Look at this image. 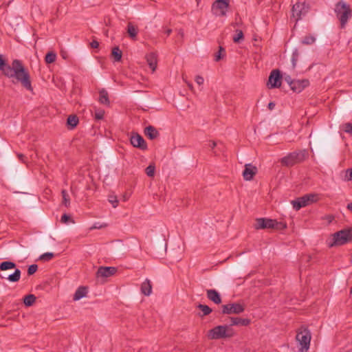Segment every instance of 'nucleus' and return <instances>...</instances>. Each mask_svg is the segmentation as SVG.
<instances>
[{
    "label": "nucleus",
    "instance_id": "12",
    "mask_svg": "<svg viewBox=\"0 0 352 352\" xmlns=\"http://www.w3.org/2000/svg\"><path fill=\"white\" fill-rule=\"evenodd\" d=\"M117 268L115 267H100L96 272L97 278H107L116 274Z\"/></svg>",
    "mask_w": 352,
    "mask_h": 352
},
{
    "label": "nucleus",
    "instance_id": "21",
    "mask_svg": "<svg viewBox=\"0 0 352 352\" xmlns=\"http://www.w3.org/2000/svg\"><path fill=\"white\" fill-rule=\"evenodd\" d=\"M141 292L145 296H149L152 293V284L149 279H146L141 285Z\"/></svg>",
    "mask_w": 352,
    "mask_h": 352
},
{
    "label": "nucleus",
    "instance_id": "27",
    "mask_svg": "<svg viewBox=\"0 0 352 352\" xmlns=\"http://www.w3.org/2000/svg\"><path fill=\"white\" fill-rule=\"evenodd\" d=\"M11 69V65H8L6 63L3 56L0 55V71L2 72L3 74L6 76L7 69Z\"/></svg>",
    "mask_w": 352,
    "mask_h": 352
},
{
    "label": "nucleus",
    "instance_id": "40",
    "mask_svg": "<svg viewBox=\"0 0 352 352\" xmlns=\"http://www.w3.org/2000/svg\"><path fill=\"white\" fill-rule=\"evenodd\" d=\"M225 54V50L222 47H219V50L218 53L215 55L214 60L215 61H219L221 59V58Z\"/></svg>",
    "mask_w": 352,
    "mask_h": 352
},
{
    "label": "nucleus",
    "instance_id": "30",
    "mask_svg": "<svg viewBox=\"0 0 352 352\" xmlns=\"http://www.w3.org/2000/svg\"><path fill=\"white\" fill-rule=\"evenodd\" d=\"M62 194V204L65 207L68 208L70 206V198L68 192L66 190H63L61 192Z\"/></svg>",
    "mask_w": 352,
    "mask_h": 352
},
{
    "label": "nucleus",
    "instance_id": "24",
    "mask_svg": "<svg viewBox=\"0 0 352 352\" xmlns=\"http://www.w3.org/2000/svg\"><path fill=\"white\" fill-rule=\"evenodd\" d=\"M1 278H6L10 282H17L21 278V271L19 269H16L12 274L8 276L0 275Z\"/></svg>",
    "mask_w": 352,
    "mask_h": 352
},
{
    "label": "nucleus",
    "instance_id": "48",
    "mask_svg": "<svg viewBox=\"0 0 352 352\" xmlns=\"http://www.w3.org/2000/svg\"><path fill=\"white\" fill-rule=\"evenodd\" d=\"M70 220H71L70 217L66 214H64L61 217V219H60L61 222L63 223H67Z\"/></svg>",
    "mask_w": 352,
    "mask_h": 352
},
{
    "label": "nucleus",
    "instance_id": "60",
    "mask_svg": "<svg viewBox=\"0 0 352 352\" xmlns=\"http://www.w3.org/2000/svg\"><path fill=\"white\" fill-rule=\"evenodd\" d=\"M195 1L197 2V3H199V2L200 1V0H195Z\"/></svg>",
    "mask_w": 352,
    "mask_h": 352
},
{
    "label": "nucleus",
    "instance_id": "38",
    "mask_svg": "<svg viewBox=\"0 0 352 352\" xmlns=\"http://www.w3.org/2000/svg\"><path fill=\"white\" fill-rule=\"evenodd\" d=\"M104 116V111L101 109H97L94 111V117L96 120H102Z\"/></svg>",
    "mask_w": 352,
    "mask_h": 352
},
{
    "label": "nucleus",
    "instance_id": "8",
    "mask_svg": "<svg viewBox=\"0 0 352 352\" xmlns=\"http://www.w3.org/2000/svg\"><path fill=\"white\" fill-rule=\"evenodd\" d=\"M229 6V0H216L212 5V12L215 16H225Z\"/></svg>",
    "mask_w": 352,
    "mask_h": 352
},
{
    "label": "nucleus",
    "instance_id": "18",
    "mask_svg": "<svg viewBox=\"0 0 352 352\" xmlns=\"http://www.w3.org/2000/svg\"><path fill=\"white\" fill-rule=\"evenodd\" d=\"M293 208L299 210L301 208L308 206L305 195L291 201Z\"/></svg>",
    "mask_w": 352,
    "mask_h": 352
},
{
    "label": "nucleus",
    "instance_id": "58",
    "mask_svg": "<svg viewBox=\"0 0 352 352\" xmlns=\"http://www.w3.org/2000/svg\"><path fill=\"white\" fill-rule=\"evenodd\" d=\"M332 219H333V217H331V216H329V217H328V220H329V221H331Z\"/></svg>",
    "mask_w": 352,
    "mask_h": 352
},
{
    "label": "nucleus",
    "instance_id": "20",
    "mask_svg": "<svg viewBox=\"0 0 352 352\" xmlns=\"http://www.w3.org/2000/svg\"><path fill=\"white\" fill-rule=\"evenodd\" d=\"M127 33L132 40L135 41L138 33V27L133 23L129 22L127 24Z\"/></svg>",
    "mask_w": 352,
    "mask_h": 352
},
{
    "label": "nucleus",
    "instance_id": "56",
    "mask_svg": "<svg viewBox=\"0 0 352 352\" xmlns=\"http://www.w3.org/2000/svg\"><path fill=\"white\" fill-rule=\"evenodd\" d=\"M19 157L21 160L23 161V158L25 157L24 155H23L22 154H20L19 155Z\"/></svg>",
    "mask_w": 352,
    "mask_h": 352
},
{
    "label": "nucleus",
    "instance_id": "34",
    "mask_svg": "<svg viewBox=\"0 0 352 352\" xmlns=\"http://www.w3.org/2000/svg\"><path fill=\"white\" fill-rule=\"evenodd\" d=\"M36 300V297L33 294H29L25 296L23 302L26 306L32 305Z\"/></svg>",
    "mask_w": 352,
    "mask_h": 352
},
{
    "label": "nucleus",
    "instance_id": "43",
    "mask_svg": "<svg viewBox=\"0 0 352 352\" xmlns=\"http://www.w3.org/2000/svg\"><path fill=\"white\" fill-rule=\"evenodd\" d=\"M38 270V266L36 264H33L29 266L28 269V275L34 274Z\"/></svg>",
    "mask_w": 352,
    "mask_h": 352
},
{
    "label": "nucleus",
    "instance_id": "28",
    "mask_svg": "<svg viewBox=\"0 0 352 352\" xmlns=\"http://www.w3.org/2000/svg\"><path fill=\"white\" fill-rule=\"evenodd\" d=\"M15 267H16L15 263L12 261H4L0 264V270H1V271L14 269Z\"/></svg>",
    "mask_w": 352,
    "mask_h": 352
},
{
    "label": "nucleus",
    "instance_id": "4",
    "mask_svg": "<svg viewBox=\"0 0 352 352\" xmlns=\"http://www.w3.org/2000/svg\"><path fill=\"white\" fill-rule=\"evenodd\" d=\"M335 12L340 22L341 28H344L351 17V9L349 5L344 1H340L336 5Z\"/></svg>",
    "mask_w": 352,
    "mask_h": 352
},
{
    "label": "nucleus",
    "instance_id": "14",
    "mask_svg": "<svg viewBox=\"0 0 352 352\" xmlns=\"http://www.w3.org/2000/svg\"><path fill=\"white\" fill-rule=\"evenodd\" d=\"M131 143L134 147L144 150L147 145L143 138L139 134H133L131 137Z\"/></svg>",
    "mask_w": 352,
    "mask_h": 352
},
{
    "label": "nucleus",
    "instance_id": "1",
    "mask_svg": "<svg viewBox=\"0 0 352 352\" xmlns=\"http://www.w3.org/2000/svg\"><path fill=\"white\" fill-rule=\"evenodd\" d=\"M6 76L12 78L14 83H19L28 91H33L30 74L21 60L15 59L12 62L11 69H7Z\"/></svg>",
    "mask_w": 352,
    "mask_h": 352
},
{
    "label": "nucleus",
    "instance_id": "51",
    "mask_svg": "<svg viewBox=\"0 0 352 352\" xmlns=\"http://www.w3.org/2000/svg\"><path fill=\"white\" fill-rule=\"evenodd\" d=\"M90 45L92 48H98L99 46V43L97 41H93Z\"/></svg>",
    "mask_w": 352,
    "mask_h": 352
},
{
    "label": "nucleus",
    "instance_id": "5",
    "mask_svg": "<svg viewBox=\"0 0 352 352\" xmlns=\"http://www.w3.org/2000/svg\"><path fill=\"white\" fill-rule=\"evenodd\" d=\"M254 227L256 230L269 228L282 230L285 228L286 226L283 223L278 222L275 219L258 218L256 219Z\"/></svg>",
    "mask_w": 352,
    "mask_h": 352
},
{
    "label": "nucleus",
    "instance_id": "29",
    "mask_svg": "<svg viewBox=\"0 0 352 352\" xmlns=\"http://www.w3.org/2000/svg\"><path fill=\"white\" fill-rule=\"evenodd\" d=\"M67 123L72 129H73L77 126L78 123V118L75 115H70L67 118Z\"/></svg>",
    "mask_w": 352,
    "mask_h": 352
},
{
    "label": "nucleus",
    "instance_id": "6",
    "mask_svg": "<svg viewBox=\"0 0 352 352\" xmlns=\"http://www.w3.org/2000/svg\"><path fill=\"white\" fill-rule=\"evenodd\" d=\"M296 340L300 352H307L310 346L311 333L307 329L297 332Z\"/></svg>",
    "mask_w": 352,
    "mask_h": 352
},
{
    "label": "nucleus",
    "instance_id": "44",
    "mask_svg": "<svg viewBox=\"0 0 352 352\" xmlns=\"http://www.w3.org/2000/svg\"><path fill=\"white\" fill-rule=\"evenodd\" d=\"M343 130L352 135V124L351 123H346L343 125Z\"/></svg>",
    "mask_w": 352,
    "mask_h": 352
},
{
    "label": "nucleus",
    "instance_id": "11",
    "mask_svg": "<svg viewBox=\"0 0 352 352\" xmlns=\"http://www.w3.org/2000/svg\"><path fill=\"white\" fill-rule=\"evenodd\" d=\"M282 76L280 71L277 69L272 70L269 76L267 87L270 89L278 88L281 85Z\"/></svg>",
    "mask_w": 352,
    "mask_h": 352
},
{
    "label": "nucleus",
    "instance_id": "32",
    "mask_svg": "<svg viewBox=\"0 0 352 352\" xmlns=\"http://www.w3.org/2000/svg\"><path fill=\"white\" fill-rule=\"evenodd\" d=\"M56 59V54L53 52L47 53L45 57V61L46 63L50 64L55 62Z\"/></svg>",
    "mask_w": 352,
    "mask_h": 352
},
{
    "label": "nucleus",
    "instance_id": "19",
    "mask_svg": "<svg viewBox=\"0 0 352 352\" xmlns=\"http://www.w3.org/2000/svg\"><path fill=\"white\" fill-rule=\"evenodd\" d=\"M231 322V327L232 325H241V326H248L250 324L251 320L248 318H241L238 317H231L230 318Z\"/></svg>",
    "mask_w": 352,
    "mask_h": 352
},
{
    "label": "nucleus",
    "instance_id": "25",
    "mask_svg": "<svg viewBox=\"0 0 352 352\" xmlns=\"http://www.w3.org/2000/svg\"><path fill=\"white\" fill-rule=\"evenodd\" d=\"M308 205L317 202L320 199V195L316 193H309L305 195Z\"/></svg>",
    "mask_w": 352,
    "mask_h": 352
},
{
    "label": "nucleus",
    "instance_id": "52",
    "mask_svg": "<svg viewBox=\"0 0 352 352\" xmlns=\"http://www.w3.org/2000/svg\"><path fill=\"white\" fill-rule=\"evenodd\" d=\"M285 80L289 85V87H291V83L294 82V80H292L291 77L287 76L285 77Z\"/></svg>",
    "mask_w": 352,
    "mask_h": 352
},
{
    "label": "nucleus",
    "instance_id": "13",
    "mask_svg": "<svg viewBox=\"0 0 352 352\" xmlns=\"http://www.w3.org/2000/svg\"><path fill=\"white\" fill-rule=\"evenodd\" d=\"M309 85V81L307 79L294 80V82L291 83L290 88L294 92L300 93Z\"/></svg>",
    "mask_w": 352,
    "mask_h": 352
},
{
    "label": "nucleus",
    "instance_id": "39",
    "mask_svg": "<svg viewBox=\"0 0 352 352\" xmlns=\"http://www.w3.org/2000/svg\"><path fill=\"white\" fill-rule=\"evenodd\" d=\"M155 166L154 165H149L148 167H146L145 171L146 174L151 177H153L155 175Z\"/></svg>",
    "mask_w": 352,
    "mask_h": 352
},
{
    "label": "nucleus",
    "instance_id": "26",
    "mask_svg": "<svg viewBox=\"0 0 352 352\" xmlns=\"http://www.w3.org/2000/svg\"><path fill=\"white\" fill-rule=\"evenodd\" d=\"M100 97H99V101L100 103L104 104H109V100L108 97V93L106 90L102 89L99 92Z\"/></svg>",
    "mask_w": 352,
    "mask_h": 352
},
{
    "label": "nucleus",
    "instance_id": "16",
    "mask_svg": "<svg viewBox=\"0 0 352 352\" xmlns=\"http://www.w3.org/2000/svg\"><path fill=\"white\" fill-rule=\"evenodd\" d=\"M146 59L152 72H155L157 63V54L155 52H150L146 54Z\"/></svg>",
    "mask_w": 352,
    "mask_h": 352
},
{
    "label": "nucleus",
    "instance_id": "50",
    "mask_svg": "<svg viewBox=\"0 0 352 352\" xmlns=\"http://www.w3.org/2000/svg\"><path fill=\"white\" fill-rule=\"evenodd\" d=\"M217 146V143L214 141H209L208 142V146L213 150L215 146Z\"/></svg>",
    "mask_w": 352,
    "mask_h": 352
},
{
    "label": "nucleus",
    "instance_id": "35",
    "mask_svg": "<svg viewBox=\"0 0 352 352\" xmlns=\"http://www.w3.org/2000/svg\"><path fill=\"white\" fill-rule=\"evenodd\" d=\"M197 307L202 311L203 316H208L212 312V309L210 308L208 305L199 304Z\"/></svg>",
    "mask_w": 352,
    "mask_h": 352
},
{
    "label": "nucleus",
    "instance_id": "10",
    "mask_svg": "<svg viewBox=\"0 0 352 352\" xmlns=\"http://www.w3.org/2000/svg\"><path fill=\"white\" fill-rule=\"evenodd\" d=\"M223 314H239L244 311L245 307L240 303H229L221 307Z\"/></svg>",
    "mask_w": 352,
    "mask_h": 352
},
{
    "label": "nucleus",
    "instance_id": "15",
    "mask_svg": "<svg viewBox=\"0 0 352 352\" xmlns=\"http://www.w3.org/2000/svg\"><path fill=\"white\" fill-rule=\"evenodd\" d=\"M256 173L257 168L256 166L252 164H245V169L243 172V177L245 180L250 181L253 179Z\"/></svg>",
    "mask_w": 352,
    "mask_h": 352
},
{
    "label": "nucleus",
    "instance_id": "49",
    "mask_svg": "<svg viewBox=\"0 0 352 352\" xmlns=\"http://www.w3.org/2000/svg\"><path fill=\"white\" fill-rule=\"evenodd\" d=\"M109 201L112 204L113 208L117 207L118 201L117 200L116 197H112L109 199Z\"/></svg>",
    "mask_w": 352,
    "mask_h": 352
},
{
    "label": "nucleus",
    "instance_id": "22",
    "mask_svg": "<svg viewBox=\"0 0 352 352\" xmlns=\"http://www.w3.org/2000/svg\"><path fill=\"white\" fill-rule=\"evenodd\" d=\"M87 294V288L85 287H80L76 289L75 294H74L73 300L75 301L78 300L80 298L86 296Z\"/></svg>",
    "mask_w": 352,
    "mask_h": 352
},
{
    "label": "nucleus",
    "instance_id": "7",
    "mask_svg": "<svg viewBox=\"0 0 352 352\" xmlns=\"http://www.w3.org/2000/svg\"><path fill=\"white\" fill-rule=\"evenodd\" d=\"M305 158V151L293 152L283 157L280 162L286 166H292L302 162Z\"/></svg>",
    "mask_w": 352,
    "mask_h": 352
},
{
    "label": "nucleus",
    "instance_id": "17",
    "mask_svg": "<svg viewBox=\"0 0 352 352\" xmlns=\"http://www.w3.org/2000/svg\"><path fill=\"white\" fill-rule=\"evenodd\" d=\"M206 293L208 299L215 304L219 305L221 302L220 294L215 289H208Z\"/></svg>",
    "mask_w": 352,
    "mask_h": 352
},
{
    "label": "nucleus",
    "instance_id": "23",
    "mask_svg": "<svg viewBox=\"0 0 352 352\" xmlns=\"http://www.w3.org/2000/svg\"><path fill=\"white\" fill-rule=\"evenodd\" d=\"M144 134L149 139L153 140L157 137L159 133L155 127L152 126H148L145 128Z\"/></svg>",
    "mask_w": 352,
    "mask_h": 352
},
{
    "label": "nucleus",
    "instance_id": "37",
    "mask_svg": "<svg viewBox=\"0 0 352 352\" xmlns=\"http://www.w3.org/2000/svg\"><path fill=\"white\" fill-rule=\"evenodd\" d=\"M243 38V33L241 30H237L236 34L233 37V41L234 43H239L241 40Z\"/></svg>",
    "mask_w": 352,
    "mask_h": 352
},
{
    "label": "nucleus",
    "instance_id": "42",
    "mask_svg": "<svg viewBox=\"0 0 352 352\" xmlns=\"http://www.w3.org/2000/svg\"><path fill=\"white\" fill-rule=\"evenodd\" d=\"M107 223H95L91 228L90 230H94V229H102L107 227Z\"/></svg>",
    "mask_w": 352,
    "mask_h": 352
},
{
    "label": "nucleus",
    "instance_id": "36",
    "mask_svg": "<svg viewBox=\"0 0 352 352\" xmlns=\"http://www.w3.org/2000/svg\"><path fill=\"white\" fill-rule=\"evenodd\" d=\"M300 54L297 49L294 50L292 55V63L294 67H296V63L298 60Z\"/></svg>",
    "mask_w": 352,
    "mask_h": 352
},
{
    "label": "nucleus",
    "instance_id": "45",
    "mask_svg": "<svg viewBox=\"0 0 352 352\" xmlns=\"http://www.w3.org/2000/svg\"><path fill=\"white\" fill-rule=\"evenodd\" d=\"M345 179L346 181H351L352 180V168H349L346 171V175H345Z\"/></svg>",
    "mask_w": 352,
    "mask_h": 352
},
{
    "label": "nucleus",
    "instance_id": "31",
    "mask_svg": "<svg viewBox=\"0 0 352 352\" xmlns=\"http://www.w3.org/2000/svg\"><path fill=\"white\" fill-rule=\"evenodd\" d=\"M122 54V52L118 47H115L113 48L111 55L116 61L118 62L121 60Z\"/></svg>",
    "mask_w": 352,
    "mask_h": 352
},
{
    "label": "nucleus",
    "instance_id": "9",
    "mask_svg": "<svg viewBox=\"0 0 352 352\" xmlns=\"http://www.w3.org/2000/svg\"><path fill=\"white\" fill-rule=\"evenodd\" d=\"M308 10L309 7L305 2H297L292 8V17L298 21L308 12Z\"/></svg>",
    "mask_w": 352,
    "mask_h": 352
},
{
    "label": "nucleus",
    "instance_id": "47",
    "mask_svg": "<svg viewBox=\"0 0 352 352\" xmlns=\"http://www.w3.org/2000/svg\"><path fill=\"white\" fill-rule=\"evenodd\" d=\"M182 78H183L184 82L187 85L189 89L191 91L194 92V87H193L192 84L190 82L188 81L184 75L182 76Z\"/></svg>",
    "mask_w": 352,
    "mask_h": 352
},
{
    "label": "nucleus",
    "instance_id": "55",
    "mask_svg": "<svg viewBox=\"0 0 352 352\" xmlns=\"http://www.w3.org/2000/svg\"><path fill=\"white\" fill-rule=\"evenodd\" d=\"M346 208L350 210L351 212H352V202L351 203H349L347 206H346Z\"/></svg>",
    "mask_w": 352,
    "mask_h": 352
},
{
    "label": "nucleus",
    "instance_id": "46",
    "mask_svg": "<svg viewBox=\"0 0 352 352\" xmlns=\"http://www.w3.org/2000/svg\"><path fill=\"white\" fill-rule=\"evenodd\" d=\"M195 81L199 85H202L204 82V79L201 76L197 75L195 78Z\"/></svg>",
    "mask_w": 352,
    "mask_h": 352
},
{
    "label": "nucleus",
    "instance_id": "2",
    "mask_svg": "<svg viewBox=\"0 0 352 352\" xmlns=\"http://www.w3.org/2000/svg\"><path fill=\"white\" fill-rule=\"evenodd\" d=\"M235 331L231 325H218L208 331L207 336L210 340L227 339L234 337Z\"/></svg>",
    "mask_w": 352,
    "mask_h": 352
},
{
    "label": "nucleus",
    "instance_id": "57",
    "mask_svg": "<svg viewBox=\"0 0 352 352\" xmlns=\"http://www.w3.org/2000/svg\"><path fill=\"white\" fill-rule=\"evenodd\" d=\"M172 30L170 29H168L166 31L167 35H169L171 33Z\"/></svg>",
    "mask_w": 352,
    "mask_h": 352
},
{
    "label": "nucleus",
    "instance_id": "54",
    "mask_svg": "<svg viewBox=\"0 0 352 352\" xmlns=\"http://www.w3.org/2000/svg\"><path fill=\"white\" fill-rule=\"evenodd\" d=\"M60 55L63 57V58H64V59H67V53L65 52L62 51L60 52Z\"/></svg>",
    "mask_w": 352,
    "mask_h": 352
},
{
    "label": "nucleus",
    "instance_id": "41",
    "mask_svg": "<svg viewBox=\"0 0 352 352\" xmlns=\"http://www.w3.org/2000/svg\"><path fill=\"white\" fill-rule=\"evenodd\" d=\"M53 257H54V254L53 253L47 252V253H45V254H42L40 256V259L42 260V261H47L51 260Z\"/></svg>",
    "mask_w": 352,
    "mask_h": 352
},
{
    "label": "nucleus",
    "instance_id": "3",
    "mask_svg": "<svg viewBox=\"0 0 352 352\" xmlns=\"http://www.w3.org/2000/svg\"><path fill=\"white\" fill-rule=\"evenodd\" d=\"M352 240V230H342L334 233L328 239L327 244L329 247L342 245Z\"/></svg>",
    "mask_w": 352,
    "mask_h": 352
},
{
    "label": "nucleus",
    "instance_id": "59",
    "mask_svg": "<svg viewBox=\"0 0 352 352\" xmlns=\"http://www.w3.org/2000/svg\"><path fill=\"white\" fill-rule=\"evenodd\" d=\"M350 294H352V286H351V288L350 289Z\"/></svg>",
    "mask_w": 352,
    "mask_h": 352
},
{
    "label": "nucleus",
    "instance_id": "33",
    "mask_svg": "<svg viewBox=\"0 0 352 352\" xmlns=\"http://www.w3.org/2000/svg\"><path fill=\"white\" fill-rule=\"evenodd\" d=\"M316 38L312 35H307L302 39V43L304 45H312L315 43Z\"/></svg>",
    "mask_w": 352,
    "mask_h": 352
},
{
    "label": "nucleus",
    "instance_id": "53",
    "mask_svg": "<svg viewBox=\"0 0 352 352\" xmlns=\"http://www.w3.org/2000/svg\"><path fill=\"white\" fill-rule=\"evenodd\" d=\"M274 107H275V103L273 102H270L268 104V108L270 110H272L274 108Z\"/></svg>",
    "mask_w": 352,
    "mask_h": 352
}]
</instances>
